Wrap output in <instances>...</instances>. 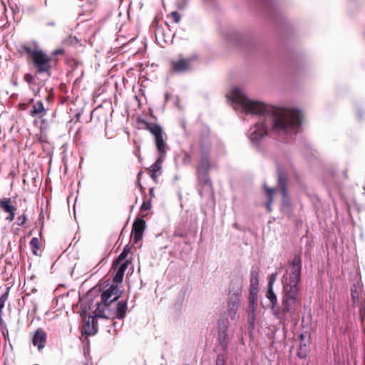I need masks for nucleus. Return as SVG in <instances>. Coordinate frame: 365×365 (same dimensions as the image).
Segmentation results:
<instances>
[{
	"label": "nucleus",
	"instance_id": "obj_1",
	"mask_svg": "<svg viewBox=\"0 0 365 365\" xmlns=\"http://www.w3.org/2000/svg\"><path fill=\"white\" fill-rule=\"evenodd\" d=\"M232 96L235 102L243 106L245 112L259 114L261 116V121L255 123V129L250 133V139L252 141H259L267 135L268 120L274 130L287 133H296L301 124L302 116L298 110L276 108L259 101H251L238 89L232 91Z\"/></svg>",
	"mask_w": 365,
	"mask_h": 365
},
{
	"label": "nucleus",
	"instance_id": "obj_2",
	"mask_svg": "<svg viewBox=\"0 0 365 365\" xmlns=\"http://www.w3.org/2000/svg\"><path fill=\"white\" fill-rule=\"evenodd\" d=\"M289 277L283 284V298L281 308L277 309L275 314L284 318L288 313H293L297 304L299 288L298 283L301 279L302 258L299 255H295L290 262Z\"/></svg>",
	"mask_w": 365,
	"mask_h": 365
},
{
	"label": "nucleus",
	"instance_id": "obj_3",
	"mask_svg": "<svg viewBox=\"0 0 365 365\" xmlns=\"http://www.w3.org/2000/svg\"><path fill=\"white\" fill-rule=\"evenodd\" d=\"M197 140L201 148L202 155L196 168V174L198 184L200 186V194L202 195L204 191L213 193L212 182L209 176L211 164L207 155L210 146V130L207 125L199 124L197 128Z\"/></svg>",
	"mask_w": 365,
	"mask_h": 365
},
{
	"label": "nucleus",
	"instance_id": "obj_4",
	"mask_svg": "<svg viewBox=\"0 0 365 365\" xmlns=\"http://www.w3.org/2000/svg\"><path fill=\"white\" fill-rule=\"evenodd\" d=\"M79 312L82 319L79 326L81 331L79 339L82 344L83 355L88 359L90 358L89 336L91 335V326L90 324L91 319V304L87 297L81 299V310Z\"/></svg>",
	"mask_w": 365,
	"mask_h": 365
},
{
	"label": "nucleus",
	"instance_id": "obj_5",
	"mask_svg": "<svg viewBox=\"0 0 365 365\" xmlns=\"http://www.w3.org/2000/svg\"><path fill=\"white\" fill-rule=\"evenodd\" d=\"M22 49L29 55L36 70V74L44 73L47 77L51 76L52 68L58 62L57 58H52L42 50L32 49L28 46H23Z\"/></svg>",
	"mask_w": 365,
	"mask_h": 365
},
{
	"label": "nucleus",
	"instance_id": "obj_6",
	"mask_svg": "<svg viewBox=\"0 0 365 365\" xmlns=\"http://www.w3.org/2000/svg\"><path fill=\"white\" fill-rule=\"evenodd\" d=\"M93 293L101 294V302L110 305L113 302L119 299L122 292L118 289L116 284H110L109 279H107L101 280L97 285L93 287Z\"/></svg>",
	"mask_w": 365,
	"mask_h": 365
},
{
	"label": "nucleus",
	"instance_id": "obj_7",
	"mask_svg": "<svg viewBox=\"0 0 365 365\" xmlns=\"http://www.w3.org/2000/svg\"><path fill=\"white\" fill-rule=\"evenodd\" d=\"M242 284L241 279H236L232 280L230 285L227 314L232 319H235L240 306Z\"/></svg>",
	"mask_w": 365,
	"mask_h": 365
},
{
	"label": "nucleus",
	"instance_id": "obj_8",
	"mask_svg": "<svg viewBox=\"0 0 365 365\" xmlns=\"http://www.w3.org/2000/svg\"><path fill=\"white\" fill-rule=\"evenodd\" d=\"M138 123L141 125L143 128L149 130L154 135L155 143L159 153V155L165 156L167 144L163 139V131L162 127L154 123H148L143 119H138Z\"/></svg>",
	"mask_w": 365,
	"mask_h": 365
},
{
	"label": "nucleus",
	"instance_id": "obj_9",
	"mask_svg": "<svg viewBox=\"0 0 365 365\" xmlns=\"http://www.w3.org/2000/svg\"><path fill=\"white\" fill-rule=\"evenodd\" d=\"M197 59L194 56L185 57L179 54L175 58L170 61V69L174 73H184L189 72L192 68V63Z\"/></svg>",
	"mask_w": 365,
	"mask_h": 365
},
{
	"label": "nucleus",
	"instance_id": "obj_10",
	"mask_svg": "<svg viewBox=\"0 0 365 365\" xmlns=\"http://www.w3.org/2000/svg\"><path fill=\"white\" fill-rule=\"evenodd\" d=\"M277 188L280 190L282 200V205L284 207H290L291 202L287 191V178L286 175L282 173L278 174L277 178Z\"/></svg>",
	"mask_w": 365,
	"mask_h": 365
},
{
	"label": "nucleus",
	"instance_id": "obj_11",
	"mask_svg": "<svg viewBox=\"0 0 365 365\" xmlns=\"http://www.w3.org/2000/svg\"><path fill=\"white\" fill-rule=\"evenodd\" d=\"M30 103H31V108L29 113L32 118H42L46 115L49 108L46 107L41 101H36L34 98H31Z\"/></svg>",
	"mask_w": 365,
	"mask_h": 365
},
{
	"label": "nucleus",
	"instance_id": "obj_12",
	"mask_svg": "<svg viewBox=\"0 0 365 365\" xmlns=\"http://www.w3.org/2000/svg\"><path fill=\"white\" fill-rule=\"evenodd\" d=\"M145 229V221L140 218H137L132 228V235L133 236L134 243H137L143 238V235Z\"/></svg>",
	"mask_w": 365,
	"mask_h": 365
},
{
	"label": "nucleus",
	"instance_id": "obj_13",
	"mask_svg": "<svg viewBox=\"0 0 365 365\" xmlns=\"http://www.w3.org/2000/svg\"><path fill=\"white\" fill-rule=\"evenodd\" d=\"M110 305L108 304L103 303V302H97L96 304V309L94 312H93V314H94V316L93 315V335L95 334V333L97 331V328L94 322V317H101V318H106L107 319L108 317L106 315V311H108V307Z\"/></svg>",
	"mask_w": 365,
	"mask_h": 365
},
{
	"label": "nucleus",
	"instance_id": "obj_14",
	"mask_svg": "<svg viewBox=\"0 0 365 365\" xmlns=\"http://www.w3.org/2000/svg\"><path fill=\"white\" fill-rule=\"evenodd\" d=\"M47 335L42 328H38L34 333L32 339L34 346H37L38 350L43 349L46 344Z\"/></svg>",
	"mask_w": 365,
	"mask_h": 365
},
{
	"label": "nucleus",
	"instance_id": "obj_15",
	"mask_svg": "<svg viewBox=\"0 0 365 365\" xmlns=\"http://www.w3.org/2000/svg\"><path fill=\"white\" fill-rule=\"evenodd\" d=\"M165 156L159 155L155 163H153L148 169L150 178L155 182H158V177L161 174L162 163Z\"/></svg>",
	"mask_w": 365,
	"mask_h": 365
},
{
	"label": "nucleus",
	"instance_id": "obj_16",
	"mask_svg": "<svg viewBox=\"0 0 365 365\" xmlns=\"http://www.w3.org/2000/svg\"><path fill=\"white\" fill-rule=\"evenodd\" d=\"M93 118H96L97 123L101 127H106L108 118V110L102 107H98L93 110Z\"/></svg>",
	"mask_w": 365,
	"mask_h": 365
},
{
	"label": "nucleus",
	"instance_id": "obj_17",
	"mask_svg": "<svg viewBox=\"0 0 365 365\" xmlns=\"http://www.w3.org/2000/svg\"><path fill=\"white\" fill-rule=\"evenodd\" d=\"M129 264V261L126 260L125 262L121 263L118 267L115 276L113 277V284H115L118 286V284L121 283L123 280L124 274L128 268Z\"/></svg>",
	"mask_w": 365,
	"mask_h": 365
},
{
	"label": "nucleus",
	"instance_id": "obj_18",
	"mask_svg": "<svg viewBox=\"0 0 365 365\" xmlns=\"http://www.w3.org/2000/svg\"><path fill=\"white\" fill-rule=\"evenodd\" d=\"M0 208L6 213L16 210V207L13 205L12 200L10 197L0 199Z\"/></svg>",
	"mask_w": 365,
	"mask_h": 365
},
{
	"label": "nucleus",
	"instance_id": "obj_19",
	"mask_svg": "<svg viewBox=\"0 0 365 365\" xmlns=\"http://www.w3.org/2000/svg\"><path fill=\"white\" fill-rule=\"evenodd\" d=\"M264 192L266 194V197L267 198V202L265 204L267 210L269 212L272 211V203L273 202V197L277 190L276 188H271L267 185L264 186Z\"/></svg>",
	"mask_w": 365,
	"mask_h": 365
},
{
	"label": "nucleus",
	"instance_id": "obj_20",
	"mask_svg": "<svg viewBox=\"0 0 365 365\" xmlns=\"http://www.w3.org/2000/svg\"><path fill=\"white\" fill-rule=\"evenodd\" d=\"M9 288L0 297V328H6V322L2 318V310L5 306L6 302L8 300Z\"/></svg>",
	"mask_w": 365,
	"mask_h": 365
},
{
	"label": "nucleus",
	"instance_id": "obj_21",
	"mask_svg": "<svg viewBox=\"0 0 365 365\" xmlns=\"http://www.w3.org/2000/svg\"><path fill=\"white\" fill-rule=\"evenodd\" d=\"M128 309L126 301H120L117 304L115 316L118 319H122L125 317Z\"/></svg>",
	"mask_w": 365,
	"mask_h": 365
},
{
	"label": "nucleus",
	"instance_id": "obj_22",
	"mask_svg": "<svg viewBox=\"0 0 365 365\" xmlns=\"http://www.w3.org/2000/svg\"><path fill=\"white\" fill-rule=\"evenodd\" d=\"M32 253L36 256H40L38 251L41 250V243L37 237H33L30 241Z\"/></svg>",
	"mask_w": 365,
	"mask_h": 365
},
{
	"label": "nucleus",
	"instance_id": "obj_23",
	"mask_svg": "<svg viewBox=\"0 0 365 365\" xmlns=\"http://www.w3.org/2000/svg\"><path fill=\"white\" fill-rule=\"evenodd\" d=\"M266 297L269 300L272 308L274 309L277 305V297L275 293L273 291V287H268L267 293H266Z\"/></svg>",
	"mask_w": 365,
	"mask_h": 365
},
{
	"label": "nucleus",
	"instance_id": "obj_24",
	"mask_svg": "<svg viewBox=\"0 0 365 365\" xmlns=\"http://www.w3.org/2000/svg\"><path fill=\"white\" fill-rule=\"evenodd\" d=\"M29 85V87L31 90L33 91L34 96H37L40 91V89L42 86L44 85V82H37L36 78Z\"/></svg>",
	"mask_w": 365,
	"mask_h": 365
},
{
	"label": "nucleus",
	"instance_id": "obj_25",
	"mask_svg": "<svg viewBox=\"0 0 365 365\" xmlns=\"http://www.w3.org/2000/svg\"><path fill=\"white\" fill-rule=\"evenodd\" d=\"M155 38L158 41H162L165 43L167 42V40L165 38V34L163 32V29L160 27H157L155 30ZM160 43V42H159Z\"/></svg>",
	"mask_w": 365,
	"mask_h": 365
},
{
	"label": "nucleus",
	"instance_id": "obj_26",
	"mask_svg": "<svg viewBox=\"0 0 365 365\" xmlns=\"http://www.w3.org/2000/svg\"><path fill=\"white\" fill-rule=\"evenodd\" d=\"M128 250L125 248L123 252L118 255V258L115 259L113 264V268H115L117 264H119L123 262V260L127 257Z\"/></svg>",
	"mask_w": 365,
	"mask_h": 365
},
{
	"label": "nucleus",
	"instance_id": "obj_27",
	"mask_svg": "<svg viewBox=\"0 0 365 365\" xmlns=\"http://www.w3.org/2000/svg\"><path fill=\"white\" fill-rule=\"evenodd\" d=\"M307 349H308L307 346L305 344H300L299 348V350L297 352V356L301 359L305 358L307 356Z\"/></svg>",
	"mask_w": 365,
	"mask_h": 365
},
{
	"label": "nucleus",
	"instance_id": "obj_28",
	"mask_svg": "<svg viewBox=\"0 0 365 365\" xmlns=\"http://www.w3.org/2000/svg\"><path fill=\"white\" fill-rule=\"evenodd\" d=\"M151 207V199L148 200H144L140 207V211L145 212L150 210Z\"/></svg>",
	"mask_w": 365,
	"mask_h": 365
},
{
	"label": "nucleus",
	"instance_id": "obj_29",
	"mask_svg": "<svg viewBox=\"0 0 365 365\" xmlns=\"http://www.w3.org/2000/svg\"><path fill=\"white\" fill-rule=\"evenodd\" d=\"M27 217L25 213H23L22 215H19L17 217V222L16 224L19 226H24L26 222Z\"/></svg>",
	"mask_w": 365,
	"mask_h": 365
},
{
	"label": "nucleus",
	"instance_id": "obj_30",
	"mask_svg": "<svg viewBox=\"0 0 365 365\" xmlns=\"http://www.w3.org/2000/svg\"><path fill=\"white\" fill-rule=\"evenodd\" d=\"M170 17L173 19V21L175 23H179L181 19V16L178 11H172L170 14Z\"/></svg>",
	"mask_w": 365,
	"mask_h": 365
},
{
	"label": "nucleus",
	"instance_id": "obj_31",
	"mask_svg": "<svg viewBox=\"0 0 365 365\" xmlns=\"http://www.w3.org/2000/svg\"><path fill=\"white\" fill-rule=\"evenodd\" d=\"M36 78L35 76L31 73H26L24 76V80L28 83L30 84L32 81Z\"/></svg>",
	"mask_w": 365,
	"mask_h": 365
},
{
	"label": "nucleus",
	"instance_id": "obj_32",
	"mask_svg": "<svg viewBox=\"0 0 365 365\" xmlns=\"http://www.w3.org/2000/svg\"><path fill=\"white\" fill-rule=\"evenodd\" d=\"M31 103H30V100L29 101L28 103H21L19 104L18 107H19V109L20 110H26L27 109L29 108L30 106H31Z\"/></svg>",
	"mask_w": 365,
	"mask_h": 365
},
{
	"label": "nucleus",
	"instance_id": "obj_33",
	"mask_svg": "<svg viewBox=\"0 0 365 365\" xmlns=\"http://www.w3.org/2000/svg\"><path fill=\"white\" fill-rule=\"evenodd\" d=\"M64 53H65L64 49L61 48H58V49H56L53 51H52L50 56H52V58H55L58 55H63Z\"/></svg>",
	"mask_w": 365,
	"mask_h": 365
},
{
	"label": "nucleus",
	"instance_id": "obj_34",
	"mask_svg": "<svg viewBox=\"0 0 365 365\" xmlns=\"http://www.w3.org/2000/svg\"><path fill=\"white\" fill-rule=\"evenodd\" d=\"M277 274H272L269 276L268 282V287H273V284L276 280Z\"/></svg>",
	"mask_w": 365,
	"mask_h": 365
},
{
	"label": "nucleus",
	"instance_id": "obj_35",
	"mask_svg": "<svg viewBox=\"0 0 365 365\" xmlns=\"http://www.w3.org/2000/svg\"><path fill=\"white\" fill-rule=\"evenodd\" d=\"M15 212H16V210L9 212L8 213L9 215L6 217V220H8L9 222H12L15 217Z\"/></svg>",
	"mask_w": 365,
	"mask_h": 365
},
{
	"label": "nucleus",
	"instance_id": "obj_36",
	"mask_svg": "<svg viewBox=\"0 0 365 365\" xmlns=\"http://www.w3.org/2000/svg\"><path fill=\"white\" fill-rule=\"evenodd\" d=\"M254 281L257 283L258 282V274L257 272H252L251 273V283L253 284Z\"/></svg>",
	"mask_w": 365,
	"mask_h": 365
},
{
	"label": "nucleus",
	"instance_id": "obj_37",
	"mask_svg": "<svg viewBox=\"0 0 365 365\" xmlns=\"http://www.w3.org/2000/svg\"><path fill=\"white\" fill-rule=\"evenodd\" d=\"M76 41V37L69 36L67 39L64 41V43H73V42Z\"/></svg>",
	"mask_w": 365,
	"mask_h": 365
},
{
	"label": "nucleus",
	"instance_id": "obj_38",
	"mask_svg": "<svg viewBox=\"0 0 365 365\" xmlns=\"http://www.w3.org/2000/svg\"><path fill=\"white\" fill-rule=\"evenodd\" d=\"M0 329L2 332L3 336H4V338H6L9 334L7 326L6 325V328H0Z\"/></svg>",
	"mask_w": 365,
	"mask_h": 365
},
{
	"label": "nucleus",
	"instance_id": "obj_39",
	"mask_svg": "<svg viewBox=\"0 0 365 365\" xmlns=\"http://www.w3.org/2000/svg\"><path fill=\"white\" fill-rule=\"evenodd\" d=\"M215 365H224L223 360L220 359V356H217Z\"/></svg>",
	"mask_w": 365,
	"mask_h": 365
},
{
	"label": "nucleus",
	"instance_id": "obj_40",
	"mask_svg": "<svg viewBox=\"0 0 365 365\" xmlns=\"http://www.w3.org/2000/svg\"><path fill=\"white\" fill-rule=\"evenodd\" d=\"M149 195L150 196V199H151V200L155 197L154 187L150 188Z\"/></svg>",
	"mask_w": 365,
	"mask_h": 365
},
{
	"label": "nucleus",
	"instance_id": "obj_41",
	"mask_svg": "<svg viewBox=\"0 0 365 365\" xmlns=\"http://www.w3.org/2000/svg\"><path fill=\"white\" fill-rule=\"evenodd\" d=\"M136 184H137V186L139 187L140 191L143 192H145L144 187L142 186V185L140 183V180H137Z\"/></svg>",
	"mask_w": 365,
	"mask_h": 365
},
{
	"label": "nucleus",
	"instance_id": "obj_42",
	"mask_svg": "<svg viewBox=\"0 0 365 365\" xmlns=\"http://www.w3.org/2000/svg\"><path fill=\"white\" fill-rule=\"evenodd\" d=\"M351 297L354 300H355V299L358 298V295H357V293L356 291L354 292L353 290H351Z\"/></svg>",
	"mask_w": 365,
	"mask_h": 365
},
{
	"label": "nucleus",
	"instance_id": "obj_43",
	"mask_svg": "<svg viewBox=\"0 0 365 365\" xmlns=\"http://www.w3.org/2000/svg\"><path fill=\"white\" fill-rule=\"evenodd\" d=\"M53 96L52 94H49L46 97V100L48 102H49L50 101H53Z\"/></svg>",
	"mask_w": 365,
	"mask_h": 365
},
{
	"label": "nucleus",
	"instance_id": "obj_44",
	"mask_svg": "<svg viewBox=\"0 0 365 365\" xmlns=\"http://www.w3.org/2000/svg\"><path fill=\"white\" fill-rule=\"evenodd\" d=\"M106 258H103V259L100 261V262L98 263V264H106Z\"/></svg>",
	"mask_w": 365,
	"mask_h": 365
},
{
	"label": "nucleus",
	"instance_id": "obj_45",
	"mask_svg": "<svg viewBox=\"0 0 365 365\" xmlns=\"http://www.w3.org/2000/svg\"><path fill=\"white\" fill-rule=\"evenodd\" d=\"M142 172H139L138 175H137V180H140V178H141V175H142Z\"/></svg>",
	"mask_w": 365,
	"mask_h": 365
},
{
	"label": "nucleus",
	"instance_id": "obj_46",
	"mask_svg": "<svg viewBox=\"0 0 365 365\" xmlns=\"http://www.w3.org/2000/svg\"><path fill=\"white\" fill-rule=\"evenodd\" d=\"M98 265H99V264H98L97 266H95V267H94V269H96V268H97V267H98Z\"/></svg>",
	"mask_w": 365,
	"mask_h": 365
},
{
	"label": "nucleus",
	"instance_id": "obj_47",
	"mask_svg": "<svg viewBox=\"0 0 365 365\" xmlns=\"http://www.w3.org/2000/svg\"><path fill=\"white\" fill-rule=\"evenodd\" d=\"M98 265H99V264H98L97 266H95V267H94V269H96V268H97V267H98Z\"/></svg>",
	"mask_w": 365,
	"mask_h": 365
},
{
	"label": "nucleus",
	"instance_id": "obj_48",
	"mask_svg": "<svg viewBox=\"0 0 365 365\" xmlns=\"http://www.w3.org/2000/svg\"><path fill=\"white\" fill-rule=\"evenodd\" d=\"M84 365H88V363H86Z\"/></svg>",
	"mask_w": 365,
	"mask_h": 365
},
{
	"label": "nucleus",
	"instance_id": "obj_49",
	"mask_svg": "<svg viewBox=\"0 0 365 365\" xmlns=\"http://www.w3.org/2000/svg\"><path fill=\"white\" fill-rule=\"evenodd\" d=\"M363 365H365V364H363Z\"/></svg>",
	"mask_w": 365,
	"mask_h": 365
}]
</instances>
